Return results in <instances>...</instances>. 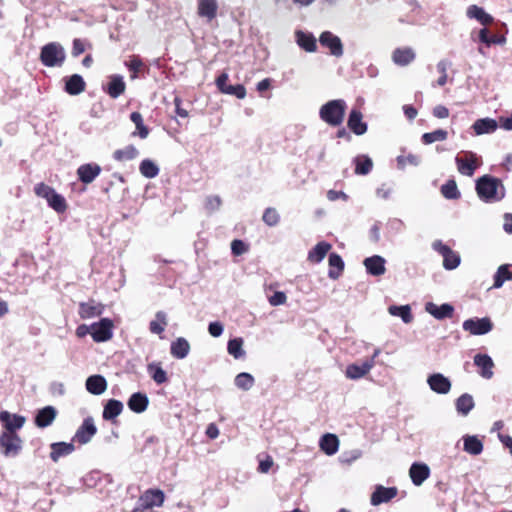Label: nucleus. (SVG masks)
Segmentation results:
<instances>
[{
	"instance_id": "24",
	"label": "nucleus",
	"mask_w": 512,
	"mask_h": 512,
	"mask_svg": "<svg viewBox=\"0 0 512 512\" xmlns=\"http://www.w3.org/2000/svg\"><path fill=\"white\" fill-rule=\"evenodd\" d=\"M412 483L420 486L430 475L429 467L424 463H413L409 469Z\"/></svg>"
},
{
	"instance_id": "23",
	"label": "nucleus",
	"mask_w": 512,
	"mask_h": 512,
	"mask_svg": "<svg viewBox=\"0 0 512 512\" xmlns=\"http://www.w3.org/2000/svg\"><path fill=\"white\" fill-rule=\"evenodd\" d=\"M425 309L429 314L438 320L451 318L454 313V307L448 303L438 306L432 302H429L426 304Z\"/></svg>"
},
{
	"instance_id": "18",
	"label": "nucleus",
	"mask_w": 512,
	"mask_h": 512,
	"mask_svg": "<svg viewBox=\"0 0 512 512\" xmlns=\"http://www.w3.org/2000/svg\"><path fill=\"white\" fill-rule=\"evenodd\" d=\"M385 259L382 256L374 255L364 260L363 264L368 274L381 276L386 272Z\"/></svg>"
},
{
	"instance_id": "37",
	"label": "nucleus",
	"mask_w": 512,
	"mask_h": 512,
	"mask_svg": "<svg viewBox=\"0 0 512 512\" xmlns=\"http://www.w3.org/2000/svg\"><path fill=\"white\" fill-rule=\"evenodd\" d=\"M320 448L327 455H333L338 451L339 440L336 435L327 433L320 440Z\"/></svg>"
},
{
	"instance_id": "42",
	"label": "nucleus",
	"mask_w": 512,
	"mask_h": 512,
	"mask_svg": "<svg viewBox=\"0 0 512 512\" xmlns=\"http://www.w3.org/2000/svg\"><path fill=\"white\" fill-rule=\"evenodd\" d=\"M474 405L475 403L473 397L468 393L462 394L456 400V410L458 413L464 416H466L474 408Z\"/></svg>"
},
{
	"instance_id": "64",
	"label": "nucleus",
	"mask_w": 512,
	"mask_h": 512,
	"mask_svg": "<svg viewBox=\"0 0 512 512\" xmlns=\"http://www.w3.org/2000/svg\"><path fill=\"white\" fill-rule=\"evenodd\" d=\"M208 331L211 336L219 337L223 333V325L220 322H211Z\"/></svg>"
},
{
	"instance_id": "19",
	"label": "nucleus",
	"mask_w": 512,
	"mask_h": 512,
	"mask_svg": "<svg viewBox=\"0 0 512 512\" xmlns=\"http://www.w3.org/2000/svg\"><path fill=\"white\" fill-rule=\"evenodd\" d=\"M126 90V84L120 75H112L104 91L113 99L118 98Z\"/></svg>"
},
{
	"instance_id": "38",
	"label": "nucleus",
	"mask_w": 512,
	"mask_h": 512,
	"mask_svg": "<svg viewBox=\"0 0 512 512\" xmlns=\"http://www.w3.org/2000/svg\"><path fill=\"white\" fill-rule=\"evenodd\" d=\"M467 16L469 18H475L484 26H488L493 22V17L486 13L483 8L477 5H471L468 7Z\"/></svg>"
},
{
	"instance_id": "3",
	"label": "nucleus",
	"mask_w": 512,
	"mask_h": 512,
	"mask_svg": "<svg viewBox=\"0 0 512 512\" xmlns=\"http://www.w3.org/2000/svg\"><path fill=\"white\" fill-rule=\"evenodd\" d=\"M66 58L64 48L57 42L44 45L40 52V61L46 67L61 66Z\"/></svg>"
},
{
	"instance_id": "8",
	"label": "nucleus",
	"mask_w": 512,
	"mask_h": 512,
	"mask_svg": "<svg viewBox=\"0 0 512 512\" xmlns=\"http://www.w3.org/2000/svg\"><path fill=\"white\" fill-rule=\"evenodd\" d=\"M97 433V427L94 424L92 417H87L83 420L81 426L77 429L73 441L80 445L88 443L93 436Z\"/></svg>"
},
{
	"instance_id": "20",
	"label": "nucleus",
	"mask_w": 512,
	"mask_h": 512,
	"mask_svg": "<svg viewBox=\"0 0 512 512\" xmlns=\"http://www.w3.org/2000/svg\"><path fill=\"white\" fill-rule=\"evenodd\" d=\"M474 364L480 369L479 373L483 378L490 379L493 376L494 362L489 355H475Z\"/></svg>"
},
{
	"instance_id": "56",
	"label": "nucleus",
	"mask_w": 512,
	"mask_h": 512,
	"mask_svg": "<svg viewBox=\"0 0 512 512\" xmlns=\"http://www.w3.org/2000/svg\"><path fill=\"white\" fill-rule=\"evenodd\" d=\"M126 66L128 67L129 71L131 72V76H130L131 79H135L138 77V73L143 68L144 63L139 56L133 55L130 57V60L128 62H126Z\"/></svg>"
},
{
	"instance_id": "1",
	"label": "nucleus",
	"mask_w": 512,
	"mask_h": 512,
	"mask_svg": "<svg viewBox=\"0 0 512 512\" xmlns=\"http://www.w3.org/2000/svg\"><path fill=\"white\" fill-rule=\"evenodd\" d=\"M347 104L343 99H335L321 106L319 116L326 124L337 127L343 123Z\"/></svg>"
},
{
	"instance_id": "13",
	"label": "nucleus",
	"mask_w": 512,
	"mask_h": 512,
	"mask_svg": "<svg viewBox=\"0 0 512 512\" xmlns=\"http://www.w3.org/2000/svg\"><path fill=\"white\" fill-rule=\"evenodd\" d=\"M398 494L396 487H384L382 485L376 486L374 492L371 494L370 502L373 506H378L382 503L389 502Z\"/></svg>"
},
{
	"instance_id": "51",
	"label": "nucleus",
	"mask_w": 512,
	"mask_h": 512,
	"mask_svg": "<svg viewBox=\"0 0 512 512\" xmlns=\"http://www.w3.org/2000/svg\"><path fill=\"white\" fill-rule=\"evenodd\" d=\"M262 221L269 227H275L280 222V214L274 207H268L264 210Z\"/></svg>"
},
{
	"instance_id": "55",
	"label": "nucleus",
	"mask_w": 512,
	"mask_h": 512,
	"mask_svg": "<svg viewBox=\"0 0 512 512\" xmlns=\"http://www.w3.org/2000/svg\"><path fill=\"white\" fill-rule=\"evenodd\" d=\"M243 339L234 338L228 341L227 350L230 355L238 359L244 356L245 352L242 349Z\"/></svg>"
},
{
	"instance_id": "48",
	"label": "nucleus",
	"mask_w": 512,
	"mask_h": 512,
	"mask_svg": "<svg viewBox=\"0 0 512 512\" xmlns=\"http://www.w3.org/2000/svg\"><path fill=\"white\" fill-rule=\"evenodd\" d=\"M140 173L146 178H155L159 174L158 166L150 159H145L140 163Z\"/></svg>"
},
{
	"instance_id": "27",
	"label": "nucleus",
	"mask_w": 512,
	"mask_h": 512,
	"mask_svg": "<svg viewBox=\"0 0 512 512\" xmlns=\"http://www.w3.org/2000/svg\"><path fill=\"white\" fill-rule=\"evenodd\" d=\"M217 0H198V15L206 18L208 21L217 16Z\"/></svg>"
},
{
	"instance_id": "30",
	"label": "nucleus",
	"mask_w": 512,
	"mask_h": 512,
	"mask_svg": "<svg viewBox=\"0 0 512 512\" xmlns=\"http://www.w3.org/2000/svg\"><path fill=\"white\" fill-rule=\"evenodd\" d=\"M50 458L57 462L61 457L67 456L74 451V445L66 442H56L51 444Z\"/></svg>"
},
{
	"instance_id": "39",
	"label": "nucleus",
	"mask_w": 512,
	"mask_h": 512,
	"mask_svg": "<svg viewBox=\"0 0 512 512\" xmlns=\"http://www.w3.org/2000/svg\"><path fill=\"white\" fill-rule=\"evenodd\" d=\"M472 127L477 135H482L494 132L497 129L498 125L494 119L482 118L476 120Z\"/></svg>"
},
{
	"instance_id": "41",
	"label": "nucleus",
	"mask_w": 512,
	"mask_h": 512,
	"mask_svg": "<svg viewBox=\"0 0 512 512\" xmlns=\"http://www.w3.org/2000/svg\"><path fill=\"white\" fill-rule=\"evenodd\" d=\"M147 371L151 378L157 383V384H163L167 382L168 377L166 371L161 367V363H150L147 366Z\"/></svg>"
},
{
	"instance_id": "53",
	"label": "nucleus",
	"mask_w": 512,
	"mask_h": 512,
	"mask_svg": "<svg viewBox=\"0 0 512 512\" xmlns=\"http://www.w3.org/2000/svg\"><path fill=\"white\" fill-rule=\"evenodd\" d=\"M255 383L254 377L246 372L239 373L235 377V385L244 391H247L253 387Z\"/></svg>"
},
{
	"instance_id": "28",
	"label": "nucleus",
	"mask_w": 512,
	"mask_h": 512,
	"mask_svg": "<svg viewBox=\"0 0 512 512\" xmlns=\"http://www.w3.org/2000/svg\"><path fill=\"white\" fill-rule=\"evenodd\" d=\"M415 59V53L410 47L397 48L393 51L392 60L399 66H406Z\"/></svg>"
},
{
	"instance_id": "43",
	"label": "nucleus",
	"mask_w": 512,
	"mask_h": 512,
	"mask_svg": "<svg viewBox=\"0 0 512 512\" xmlns=\"http://www.w3.org/2000/svg\"><path fill=\"white\" fill-rule=\"evenodd\" d=\"M167 324L166 314L163 311H158L155 314V320H152L149 324V330L153 334L160 335L164 332Z\"/></svg>"
},
{
	"instance_id": "54",
	"label": "nucleus",
	"mask_w": 512,
	"mask_h": 512,
	"mask_svg": "<svg viewBox=\"0 0 512 512\" xmlns=\"http://www.w3.org/2000/svg\"><path fill=\"white\" fill-rule=\"evenodd\" d=\"M47 204L50 208H52L55 212L59 214L66 212L68 208L66 199L59 193H57L51 199H48Z\"/></svg>"
},
{
	"instance_id": "29",
	"label": "nucleus",
	"mask_w": 512,
	"mask_h": 512,
	"mask_svg": "<svg viewBox=\"0 0 512 512\" xmlns=\"http://www.w3.org/2000/svg\"><path fill=\"white\" fill-rule=\"evenodd\" d=\"M123 411V404L116 399H110L104 405L102 417L104 420L111 421L118 417Z\"/></svg>"
},
{
	"instance_id": "9",
	"label": "nucleus",
	"mask_w": 512,
	"mask_h": 512,
	"mask_svg": "<svg viewBox=\"0 0 512 512\" xmlns=\"http://www.w3.org/2000/svg\"><path fill=\"white\" fill-rule=\"evenodd\" d=\"M319 42L323 47L329 49L331 55L341 57L343 55V44L341 39L330 31H324L320 34Z\"/></svg>"
},
{
	"instance_id": "35",
	"label": "nucleus",
	"mask_w": 512,
	"mask_h": 512,
	"mask_svg": "<svg viewBox=\"0 0 512 512\" xmlns=\"http://www.w3.org/2000/svg\"><path fill=\"white\" fill-rule=\"evenodd\" d=\"M458 170L461 174L472 176L477 168L476 158L473 153H470V158L456 157Z\"/></svg>"
},
{
	"instance_id": "21",
	"label": "nucleus",
	"mask_w": 512,
	"mask_h": 512,
	"mask_svg": "<svg viewBox=\"0 0 512 512\" xmlns=\"http://www.w3.org/2000/svg\"><path fill=\"white\" fill-rule=\"evenodd\" d=\"M57 416V411L53 406H46L40 409L35 416V425L39 428L50 426Z\"/></svg>"
},
{
	"instance_id": "4",
	"label": "nucleus",
	"mask_w": 512,
	"mask_h": 512,
	"mask_svg": "<svg viewBox=\"0 0 512 512\" xmlns=\"http://www.w3.org/2000/svg\"><path fill=\"white\" fill-rule=\"evenodd\" d=\"M114 323L109 318H102L91 325V336L97 343L107 342L113 337Z\"/></svg>"
},
{
	"instance_id": "34",
	"label": "nucleus",
	"mask_w": 512,
	"mask_h": 512,
	"mask_svg": "<svg viewBox=\"0 0 512 512\" xmlns=\"http://www.w3.org/2000/svg\"><path fill=\"white\" fill-rule=\"evenodd\" d=\"M296 40L297 44L307 52H315L317 50L316 38L311 33L297 31Z\"/></svg>"
},
{
	"instance_id": "63",
	"label": "nucleus",
	"mask_w": 512,
	"mask_h": 512,
	"mask_svg": "<svg viewBox=\"0 0 512 512\" xmlns=\"http://www.w3.org/2000/svg\"><path fill=\"white\" fill-rule=\"evenodd\" d=\"M229 77L228 74L223 72L216 78V86L219 89L220 92L224 93V90L229 86L227 84Z\"/></svg>"
},
{
	"instance_id": "36",
	"label": "nucleus",
	"mask_w": 512,
	"mask_h": 512,
	"mask_svg": "<svg viewBox=\"0 0 512 512\" xmlns=\"http://www.w3.org/2000/svg\"><path fill=\"white\" fill-rule=\"evenodd\" d=\"M329 272L328 276L331 279H337L344 270V261L341 256L337 253H331L329 255Z\"/></svg>"
},
{
	"instance_id": "60",
	"label": "nucleus",
	"mask_w": 512,
	"mask_h": 512,
	"mask_svg": "<svg viewBox=\"0 0 512 512\" xmlns=\"http://www.w3.org/2000/svg\"><path fill=\"white\" fill-rule=\"evenodd\" d=\"M287 296L282 291H276L272 296L269 297V303L272 306H279L285 304Z\"/></svg>"
},
{
	"instance_id": "15",
	"label": "nucleus",
	"mask_w": 512,
	"mask_h": 512,
	"mask_svg": "<svg viewBox=\"0 0 512 512\" xmlns=\"http://www.w3.org/2000/svg\"><path fill=\"white\" fill-rule=\"evenodd\" d=\"M347 126L355 135H363L367 132V123L363 121V114L359 109H352L349 113Z\"/></svg>"
},
{
	"instance_id": "57",
	"label": "nucleus",
	"mask_w": 512,
	"mask_h": 512,
	"mask_svg": "<svg viewBox=\"0 0 512 512\" xmlns=\"http://www.w3.org/2000/svg\"><path fill=\"white\" fill-rule=\"evenodd\" d=\"M224 94L234 95L238 99H243L246 96V89L242 84L229 85L225 90Z\"/></svg>"
},
{
	"instance_id": "12",
	"label": "nucleus",
	"mask_w": 512,
	"mask_h": 512,
	"mask_svg": "<svg viewBox=\"0 0 512 512\" xmlns=\"http://www.w3.org/2000/svg\"><path fill=\"white\" fill-rule=\"evenodd\" d=\"M377 354H378V352L376 351L374 356L371 359L365 360L360 365L355 364V363L348 365L346 368V371H345L346 377L349 379L356 380V379H360V378L366 376L370 372V370L374 367V365H375L374 358L377 356Z\"/></svg>"
},
{
	"instance_id": "59",
	"label": "nucleus",
	"mask_w": 512,
	"mask_h": 512,
	"mask_svg": "<svg viewBox=\"0 0 512 512\" xmlns=\"http://www.w3.org/2000/svg\"><path fill=\"white\" fill-rule=\"evenodd\" d=\"M86 50V43L84 40L80 39V38H75L73 40V46H72V56L73 57H78L79 55H81L82 53H84Z\"/></svg>"
},
{
	"instance_id": "6",
	"label": "nucleus",
	"mask_w": 512,
	"mask_h": 512,
	"mask_svg": "<svg viewBox=\"0 0 512 512\" xmlns=\"http://www.w3.org/2000/svg\"><path fill=\"white\" fill-rule=\"evenodd\" d=\"M0 448L6 457H15L22 449V440L18 434L2 432L0 435Z\"/></svg>"
},
{
	"instance_id": "26",
	"label": "nucleus",
	"mask_w": 512,
	"mask_h": 512,
	"mask_svg": "<svg viewBox=\"0 0 512 512\" xmlns=\"http://www.w3.org/2000/svg\"><path fill=\"white\" fill-rule=\"evenodd\" d=\"M148 404L149 399L147 395L141 392L133 393L127 402L129 409L138 414L144 412L147 409Z\"/></svg>"
},
{
	"instance_id": "16",
	"label": "nucleus",
	"mask_w": 512,
	"mask_h": 512,
	"mask_svg": "<svg viewBox=\"0 0 512 512\" xmlns=\"http://www.w3.org/2000/svg\"><path fill=\"white\" fill-rule=\"evenodd\" d=\"M64 90L67 94L75 96L79 95L86 89V82L79 74H73L64 78Z\"/></svg>"
},
{
	"instance_id": "25",
	"label": "nucleus",
	"mask_w": 512,
	"mask_h": 512,
	"mask_svg": "<svg viewBox=\"0 0 512 512\" xmlns=\"http://www.w3.org/2000/svg\"><path fill=\"white\" fill-rule=\"evenodd\" d=\"M86 389L93 395H100L107 389V381L102 375H92L86 380Z\"/></svg>"
},
{
	"instance_id": "5",
	"label": "nucleus",
	"mask_w": 512,
	"mask_h": 512,
	"mask_svg": "<svg viewBox=\"0 0 512 512\" xmlns=\"http://www.w3.org/2000/svg\"><path fill=\"white\" fill-rule=\"evenodd\" d=\"M433 249L443 257V266L446 270H453L460 264V256L453 251L448 245L440 240H436L432 244Z\"/></svg>"
},
{
	"instance_id": "32",
	"label": "nucleus",
	"mask_w": 512,
	"mask_h": 512,
	"mask_svg": "<svg viewBox=\"0 0 512 512\" xmlns=\"http://www.w3.org/2000/svg\"><path fill=\"white\" fill-rule=\"evenodd\" d=\"M332 245L328 242L322 241L315 245V247L309 251L308 260L312 263L321 262L327 253L331 250Z\"/></svg>"
},
{
	"instance_id": "49",
	"label": "nucleus",
	"mask_w": 512,
	"mask_h": 512,
	"mask_svg": "<svg viewBox=\"0 0 512 512\" xmlns=\"http://www.w3.org/2000/svg\"><path fill=\"white\" fill-rule=\"evenodd\" d=\"M441 193L446 199H458L461 195L457 188L456 181L453 179L448 180L442 185Z\"/></svg>"
},
{
	"instance_id": "33",
	"label": "nucleus",
	"mask_w": 512,
	"mask_h": 512,
	"mask_svg": "<svg viewBox=\"0 0 512 512\" xmlns=\"http://www.w3.org/2000/svg\"><path fill=\"white\" fill-rule=\"evenodd\" d=\"M463 449L471 455H479L483 451V442L475 435H466L463 437Z\"/></svg>"
},
{
	"instance_id": "47",
	"label": "nucleus",
	"mask_w": 512,
	"mask_h": 512,
	"mask_svg": "<svg viewBox=\"0 0 512 512\" xmlns=\"http://www.w3.org/2000/svg\"><path fill=\"white\" fill-rule=\"evenodd\" d=\"M373 167L370 157L361 155L355 158V173L358 175H367Z\"/></svg>"
},
{
	"instance_id": "2",
	"label": "nucleus",
	"mask_w": 512,
	"mask_h": 512,
	"mask_svg": "<svg viewBox=\"0 0 512 512\" xmlns=\"http://www.w3.org/2000/svg\"><path fill=\"white\" fill-rule=\"evenodd\" d=\"M499 187L504 189L499 179L489 175H484L476 181L477 194L485 202L498 201L504 197L503 191L498 193Z\"/></svg>"
},
{
	"instance_id": "62",
	"label": "nucleus",
	"mask_w": 512,
	"mask_h": 512,
	"mask_svg": "<svg viewBox=\"0 0 512 512\" xmlns=\"http://www.w3.org/2000/svg\"><path fill=\"white\" fill-rule=\"evenodd\" d=\"M175 104V112L181 118H187L189 116V112L186 108L182 106V100L180 97L176 96L174 98Z\"/></svg>"
},
{
	"instance_id": "58",
	"label": "nucleus",
	"mask_w": 512,
	"mask_h": 512,
	"mask_svg": "<svg viewBox=\"0 0 512 512\" xmlns=\"http://www.w3.org/2000/svg\"><path fill=\"white\" fill-rule=\"evenodd\" d=\"M231 251L235 256H239L248 251V246L239 239H235L231 243Z\"/></svg>"
},
{
	"instance_id": "46",
	"label": "nucleus",
	"mask_w": 512,
	"mask_h": 512,
	"mask_svg": "<svg viewBox=\"0 0 512 512\" xmlns=\"http://www.w3.org/2000/svg\"><path fill=\"white\" fill-rule=\"evenodd\" d=\"M510 265L504 264L499 266L496 274L494 275L493 287L500 288L503 283L507 280H512V271H510Z\"/></svg>"
},
{
	"instance_id": "61",
	"label": "nucleus",
	"mask_w": 512,
	"mask_h": 512,
	"mask_svg": "<svg viewBox=\"0 0 512 512\" xmlns=\"http://www.w3.org/2000/svg\"><path fill=\"white\" fill-rule=\"evenodd\" d=\"M397 160L398 164L402 166H405L407 164L417 165L419 163V157L413 154H409L407 156H399Z\"/></svg>"
},
{
	"instance_id": "31",
	"label": "nucleus",
	"mask_w": 512,
	"mask_h": 512,
	"mask_svg": "<svg viewBox=\"0 0 512 512\" xmlns=\"http://www.w3.org/2000/svg\"><path fill=\"white\" fill-rule=\"evenodd\" d=\"M189 351L190 344L183 337H179L171 343L170 353L174 358L183 359L189 354Z\"/></svg>"
},
{
	"instance_id": "45",
	"label": "nucleus",
	"mask_w": 512,
	"mask_h": 512,
	"mask_svg": "<svg viewBox=\"0 0 512 512\" xmlns=\"http://www.w3.org/2000/svg\"><path fill=\"white\" fill-rule=\"evenodd\" d=\"M388 311L392 316L400 317L404 323L408 324L411 323L413 320V315L411 313V308L409 305H392L388 308Z\"/></svg>"
},
{
	"instance_id": "11",
	"label": "nucleus",
	"mask_w": 512,
	"mask_h": 512,
	"mask_svg": "<svg viewBox=\"0 0 512 512\" xmlns=\"http://www.w3.org/2000/svg\"><path fill=\"white\" fill-rule=\"evenodd\" d=\"M165 500V494L160 489H148L140 497L139 501L143 509L160 507Z\"/></svg>"
},
{
	"instance_id": "40",
	"label": "nucleus",
	"mask_w": 512,
	"mask_h": 512,
	"mask_svg": "<svg viewBox=\"0 0 512 512\" xmlns=\"http://www.w3.org/2000/svg\"><path fill=\"white\" fill-rule=\"evenodd\" d=\"M130 120L136 126V131L132 133V136H139L141 139L147 138L150 130L144 125L142 114L138 111H134L130 114Z\"/></svg>"
},
{
	"instance_id": "52",
	"label": "nucleus",
	"mask_w": 512,
	"mask_h": 512,
	"mask_svg": "<svg viewBox=\"0 0 512 512\" xmlns=\"http://www.w3.org/2000/svg\"><path fill=\"white\" fill-rule=\"evenodd\" d=\"M448 137V133L446 130L437 129L432 132H427L422 135V142L426 145L432 144L436 141H444Z\"/></svg>"
},
{
	"instance_id": "7",
	"label": "nucleus",
	"mask_w": 512,
	"mask_h": 512,
	"mask_svg": "<svg viewBox=\"0 0 512 512\" xmlns=\"http://www.w3.org/2000/svg\"><path fill=\"white\" fill-rule=\"evenodd\" d=\"M463 329L471 335H484L493 328V323L488 317L471 318L463 322Z\"/></svg>"
},
{
	"instance_id": "50",
	"label": "nucleus",
	"mask_w": 512,
	"mask_h": 512,
	"mask_svg": "<svg viewBox=\"0 0 512 512\" xmlns=\"http://www.w3.org/2000/svg\"><path fill=\"white\" fill-rule=\"evenodd\" d=\"M34 193L37 197L43 198L48 202V199H51L53 196L57 194L55 189L44 182L37 183L34 187Z\"/></svg>"
},
{
	"instance_id": "17",
	"label": "nucleus",
	"mask_w": 512,
	"mask_h": 512,
	"mask_svg": "<svg viewBox=\"0 0 512 512\" xmlns=\"http://www.w3.org/2000/svg\"><path fill=\"white\" fill-rule=\"evenodd\" d=\"M104 306L91 299L88 302H81L79 304L78 314L81 319H89L100 316L103 313Z\"/></svg>"
},
{
	"instance_id": "14",
	"label": "nucleus",
	"mask_w": 512,
	"mask_h": 512,
	"mask_svg": "<svg viewBox=\"0 0 512 512\" xmlns=\"http://www.w3.org/2000/svg\"><path fill=\"white\" fill-rule=\"evenodd\" d=\"M102 169L97 163L82 164L77 169L78 179L84 184L92 183L101 173Z\"/></svg>"
},
{
	"instance_id": "44",
	"label": "nucleus",
	"mask_w": 512,
	"mask_h": 512,
	"mask_svg": "<svg viewBox=\"0 0 512 512\" xmlns=\"http://www.w3.org/2000/svg\"><path fill=\"white\" fill-rule=\"evenodd\" d=\"M139 152L133 145H127L126 147L122 149H118L114 151L113 158L116 161H128L133 160L138 156Z\"/></svg>"
},
{
	"instance_id": "10",
	"label": "nucleus",
	"mask_w": 512,
	"mask_h": 512,
	"mask_svg": "<svg viewBox=\"0 0 512 512\" xmlns=\"http://www.w3.org/2000/svg\"><path fill=\"white\" fill-rule=\"evenodd\" d=\"M0 421L4 427L5 433L17 434L25 423V417L18 414H11L8 411L0 412Z\"/></svg>"
},
{
	"instance_id": "22",
	"label": "nucleus",
	"mask_w": 512,
	"mask_h": 512,
	"mask_svg": "<svg viewBox=\"0 0 512 512\" xmlns=\"http://www.w3.org/2000/svg\"><path fill=\"white\" fill-rule=\"evenodd\" d=\"M431 390L439 394H446L451 389V382L440 373L429 376L427 380Z\"/></svg>"
}]
</instances>
